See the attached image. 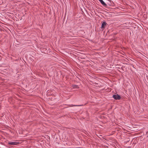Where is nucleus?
Segmentation results:
<instances>
[{"instance_id":"nucleus-4","label":"nucleus","mask_w":148,"mask_h":148,"mask_svg":"<svg viewBox=\"0 0 148 148\" xmlns=\"http://www.w3.org/2000/svg\"><path fill=\"white\" fill-rule=\"evenodd\" d=\"M99 1L101 3L103 6H106L107 5L103 1V0H99Z\"/></svg>"},{"instance_id":"nucleus-7","label":"nucleus","mask_w":148,"mask_h":148,"mask_svg":"<svg viewBox=\"0 0 148 148\" xmlns=\"http://www.w3.org/2000/svg\"><path fill=\"white\" fill-rule=\"evenodd\" d=\"M125 53L124 52H123V53H122L121 52V54H122L123 55H125Z\"/></svg>"},{"instance_id":"nucleus-3","label":"nucleus","mask_w":148,"mask_h":148,"mask_svg":"<svg viewBox=\"0 0 148 148\" xmlns=\"http://www.w3.org/2000/svg\"><path fill=\"white\" fill-rule=\"evenodd\" d=\"M107 23L105 21H103L101 23V28L103 29L105 28V26H106Z\"/></svg>"},{"instance_id":"nucleus-1","label":"nucleus","mask_w":148,"mask_h":148,"mask_svg":"<svg viewBox=\"0 0 148 148\" xmlns=\"http://www.w3.org/2000/svg\"><path fill=\"white\" fill-rule=\"evenodd\" d=\"M113 97L116 100H119L120 99V96L118 94L114 95H113Z\"/></svg>"},{"instance_id":"nucleus-2","label":"nucleus","mask_w":148,"mask_h":148,"mask_svg":"<svg viewBox=\"0 0 148 148\" xmlns=\"http://www.w3.org/2000/svg\"><path fill=\"white\" fill-rule=\"evenodd\" d=\"M18 143L19 142H9L8 143V144L12 145H17Z\"/></svg>"},{"instance_id":"nucleus-9","label":"nucleus","mask_w":148,"mask_h":148,"mask_svg":"<svg viewBox=\"0 0 148 148\" xmlns=\"http://www.w3.org/2000/svg\"><path fill=\"white\" fill-rule=\"evenodd\" d=\"M121 27H123V26H121Z\"/></svg>"},{"instance_id":"nucleus-10","label":"nucleus","mask_w":148,"mask_h":148,"mask_svg":"<svg viewBox=\"0 0 148 148\" xmlns=\"http://www.w3.org/2000/svg\"><path fill=\"white\" fill-rule=\"evenodd\" d=\"M121 8H122V9H123V8H121Z\"/></svg>"},{"instance_id":"nucleus-6","label":"nucleus","mask_w":148,"mask_h":148,"mask_svg":"<svg viewBox=\"0 0 148 148\" xmlns=\"http://www.w3.org/2000/svg\"><path fill=\"white\" fill-rule=\"evenodd\" d=\"M73 87L74 88H78V86L76 85H73Z\"/></svg>"},{"instance_id":"nucleus-8","label":"nucleus","mask_w":148,"mask_h":148,"mask_svg":"<svg viewBox=\"0 0 148 148\" xmlns=\"http://www.w3.org/2000/svg\"><path fill=\"white\" fill-rule=\"evenodd\" d=\"M121 60H122V58L123 57L122 56V55H121Z\"/></svg>"},{"instance_id":"nucleus-5","label":"nucleus","mask_w":148,"mask_h":148,"mask_svg":"<svg viewBox=\"0 0 148 148\" xmlns=\"http://www.w3.org/2000/svg\"><path fill=\"white\" fill-rule=\"evenodd\" d=\"M71 106H83V105H71Z\"/></svg>"}]
</instances>
